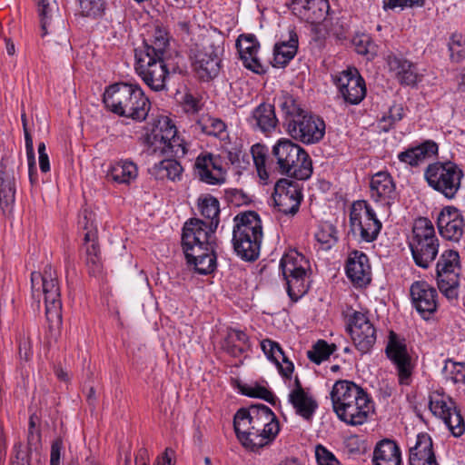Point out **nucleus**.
<instances>
[{
    "label": "nucleus",
    "instance_id": "f257e3e1",
    "mask_svg": "<svg viewBox=\"0 0 465 465\" xmlns=\"http://www.w3.org/2000/svg\"><path fill=\"white\" fill-rule=\"evenodd\" d=\"M233 427L238 440L252 451L272 443L280 431L276 415L262 403L238 410L233 418Z\"/></svg>",
    "mask_w": 465,
    "mask_h": 465
},
{
    "label": "nucleus",
    "instance_id": "f03ea898",
    "mask_svg": "<svg viewBox=\"0 0 465 465\" xmlns=\"http://www.w3.org/2000/svg\"><path fill=\"white\" fill-rule=\"evenodd\" d=\"M202 220L189 219L183 227L182 247L186 262L193 265L199 274L213 272L217 266L215 236H209L204 231Z\"/></svg>",
    "mask_w": 465,
    "mask_h": 465
},
{
    "label": "nucleus",
    "instance_id": "7ed1b4c3",
    "mask_svg": "<svg viewBox=\"0 0 465 465\" xmlns=\"http://www.w3.org/2000/svg\"><path fill=\"white\" fill-rule=\"evenodd\" d=\"M334 412L347 424H363L372 409L367 392L353 381H337L330 393Z\"/></svg>",
    "mask_w": 465,
    "mask_h": 465
},
{
    "label": "nucleus",
    "instance_id": "20e7f679",
    "mask_svg": "<svg viewBox=\"0 0 465 465\" xmlns=\"http://www.w3.org/2000/svg\"><path fill=\"white\" fill-rule=\"evenodd\" d=\"M103 102L114 114L143 122L150 112L151 102L140 85L118 82L105 88Z\"/></svg>",
    "mask_w": 465,
    "mask_h": 465
},
{
    "label": "nucleus",
    "instance_id": "39448f33",
    "mask_svg": "<svg viewBox=\"0 0 465 465\" xmlns=\"http://www.w3.org/2000/svg\"><path fill=\"white\" fill-rule=\"evenodd\" d=\"M32 296L40 307L44 296L45 316L50 330H58L62 325L61 290L56 271L51 264L45 265L44 272L31 273Z\"/></svg>",
    "mask_w": 465,
    "mask_h": 465
},
{
    "label": "nucleus",
    "instance_id": "423d86ee",
    "mask_svg": "<svg viewBox=\"0 0 465 465\" xmlns=\"http://www.w3.org/2000/svg\"><path fill=\"white\" fill-rule=\"evenodd\" d=\"M233 222L232 242L234 252L244 261L257 260L263 236L260 216L253 211H248L237 214Z\"/></svg>",
    "mask_w": 465,
    "mask_h": 465
},
{
    "label": "nucleus",
    "instance_id": "0eeeda50",
    "mask_svg": "<svg viewBox=\"0 0 465 465\" xmlns=\"http://www.w3.org/2000/svg\"><path fill=\"white\" fill-rule=\"evenodd\" d=\"M281 173L304 181L312 173V160L307 152L289 139H280L272 147Z\"/></svg>",
    "mask_w": 465,
    "mask_h": 465
},
{
    "label": "nucleus",
    "instance_id": "6e6552de",
    "mask_svg": "<svg viewBox=\"0 0 465 465\" xmlns=\"http://www.w3.org/2000/svg\"><path fill=\"white\" fill-rule=\"evenodd\" d=\"M409 247L415 264L420 268H429L436 259L439 252V240L430 219L419 217L414 221Z\"/></svg>",
    "mask_w": 465,
    "mask_h": 465
},
{
    "label": "nucleus",
    "instance_id": "1a4fd4ad",
    "mask_svg": "<svg viewBox=\"0 0 465 465\" xmlns=\"http://www.w3.org/2000/svg\"><path fill=\"white\" fill-rule=\"evenodd\" d=\"M463 175L462 170L451 161H437L430 163L424 171L428 185L449 200L456 197Z\"/></svg>",
    "mask_w": 465,
    "mask_h": 465
},
{
    "label": "nucleus",
    "instance_id": "9d476101",
    "mask_svg": "<svg viewBox=\"0 0 465 465\" xmlns=\"http://www.w3.org/2000/svg\"><path fill=\"white\" fill-rule=\"evenodd\" d=\"M280 269L286 281L288 296L293 302H298L309 290L308 261L302 253L291 250L282 257Z\"/></svg>",
    "mask_w": 465,
    "mask_h": 465
},
{
    "label": "nucleus",
    "instance_id": "9b49d317",
    "mask_svg": "<svg viewBox=\"0 0 465 465\" xmlns=\"http://www.w3.org/2000/svg\"><path fill=\"white\" fill-rule=\"evenodd\" d=\"M350 226L354 235L365 242H374L382 228L381 222L371 204L366 201H356L350 211Z\"/></svg>",
    "mask_w": 465,
    "mask_h": 465
},
{
    "label": "nucleus",
    "instance_id": "f8f14e48",
    "mask_svg": "<svg viewBox=\"0 0 465 465\" xmlns=\"http://www.w3.org/2000/svg\"><path fill=\"white\" fill-rule=\"evenodd\" d=\"M460 271L459 252L454 250L444 251L436 264V275L440 291L450 301L458 299Z\"/></svg>",
    "mask_w": 465,
    "mask_h": 465
},
{
    "label": "nucleus",
    "instance_id": "ddd939ff",
    "mask_svg": "<svg viewBox=\"0 0 465 465\" xmlns=\"http://www.w3.org/2000/svg\"><path fill=\"white\" fill-rule=\"evenodd\" d=\"M325 123L322 118L307 112L285 128L287 134L295 141L304 144L318 143L325 134Z\"/></svg>",
    "mask_w": 465,
    "mask_h": 465
},
{
    "label": "nucleus",
    "instance_id": "4468645a",
    "mask_svg": "<svg viewBox=\"0 0 465 465\" xmlns=\"http://www.w3.org/2000/svg\"><path fill=\"white\" fill-rule=\"evenodd\" d=\"M389 360L395 365L399 383L410 385L415 364L408 352L404 340H401L394 331H391L385 349Z\"/></svg>",
    "mask_w": 465,
    "mask_h": 465
},
{
    "label": "nucleus",
    "instance_id": "2eb2a0df",
    "mask_svg": "<svg viewBox=\"0 0 465 465\" xmlns=\"http://www.w3.org/2000/svg\"><path fill=\"white\" fill-rule=\"evenodd\" d=\"M22 166L21 159L5 156L0 163V207L4 213L11 212L15 201V181Z\"/></svg>",
    "mask_w": 465,
    "mask_h": 465
},
{
    "label": "nucleus",
    "instance_id": "dca6fc26",
    "mask_svg": "<svg viewBox=\"0 0 465 465\" xmlns=\"http://www.w3.org/2000/svg\"><path fill=\"white\" fill-rule=\"evenodd\" d=\"M298 181L282 178L275 183L272 198L278 211L283 214L294 215L299 211L303 195Z\"/></svg>",
    "mask_w": 465,
    "mask_h": 465
},
{
    "label": "nucleus",
    "instance_id": "f3484780",
    "mask_svg": "<svg viewBox=\"0 0 465 465\" xmlns=\"http://www.w3.org/2000/svg\"><path fill=\"white\" fill-rule=\"evenodd\" d=\"M347 331L361 354L371 351L376 342V329L364 313L354 312L349 317Z\"/></svg>",
    "mask_w": 465,
    "mask_h": 465
},
{
    "label": "nucleus",
    "instance_id": "a211bd4d",
    "mask_svg": "<svg viewBox=\"0 0 465 465\" xmlns=\"http://www.w3.org/2000/svg\"><path fill=\"white\" fill-rule=\"evenodd\" d=\"M135 71L152 90L158 92L165 88L169 75L165 60L135 57Z\"/></svg>",
    "mask_w": 465,
    "mask_h": 465
},
{
    "label": "nucleus",
    "instance_id": "6ab92c4d",
    "mask_svg": "<svg viewBox=\"0 0 465 465\" xmlns=\"http://www.w3.org/2000/svg\"><path fill=\"white\" fill-rule=\"evenodd\" d=\"M439 233L447 241L459 242L465 232V219L455 206L443 207L437 216Z\"/></svg>",
    "mask_w": 465,
    "mask_h": 465
},
{
    "label": "nucleus",
    "instance_id": "aec40b11",
    "mask_svg": "<svg viewBox=\"0 0 465 465\" xmlns=\"http://www.w3.org/2000/svg\"><path fill=\"white\" fill-rule=\"evenodd\" d=\"M335 84L344 101L351 104H360L366 95L365 81L356 68L342 71Z\"/></svg>",
    "mask_w": 465,
    "mask_h": 465
},
{
    "label": "nucleus",
    "instance_id": "412c9836",
    "mask_svg": "<svg viewBox=\"0 0 465 465\" xmlns=\"http://www.w3.org/2000/svg\"><path fill=\"white\" fill-rule=\"evenodd\" d=\"M412 304L420 316L427 320L437 310L438 292L427 282H415L411 286Z\"/></svg>",
    "mask_w": 465,
    "mask_h": 465
},
{
    "label": "nucleus",
    "instance_id": "4be33fe9",
    "mask_svg": "<svg viewBox=\"0 0 465 465\" xmlns=\"http://www.w3.org/2000/svg\"><path fill=\"white\" fill-rule=\"evenodd\" d=\"M143 135V143L147 147L149 154H162L163 145L169 136H173L174 124L168 117H162L155 120L151 127L145 128Z\"/></svg>",
    "mask_w": 465,
    "mask_h": 465
},
{
    "label": "nucleus",
    "instance_id": "5701e85b",
    "mask_svg": "<svg viewBox=\"0 0 465 465\" xmlns=\"http://www.w3.org/2000/svg\"><path fill=\"white\" fill-rule=\"evenodd\" d=\"M194 167L202 182L215 185L225 181L223 161L219 155L201 153L196 158Z\"/></svg>",
    "mask_w": 465,
    "mask_h": 465
},
{
    "label": "nucleus",
    "instance_id": "b1692460",
    "mask_svg": "<svg viewBox=\"0 0 465 465\" xmlns=\"http://www.w3.org/2000/svg\"><path fill=\"white\" fill-rule=\"evenodd\" d=\"M221 59L217 50L210 45L197 51L193 61V67L198 77L203 81H210L220 72Z\"/></svg>",
    "mask_w": 465,
    "mask_h": 465
},
{
    "label": "nucleus",
    "instance_id": "393cba45",
    "mask_svg": "<svg viewBox=\"0 0 465 465\" xmlns=\"http://www.w3.org/2000/svg\"><path fill=\"white\" fill-rule=\"evenodd\" d=\"M345 270L348 278L358 287L366 286L371 281L369 258L363 252L354 250L350 252Z\"/></svg>",
    "mask_w": 465,
    "mask_h": 465
},
{
    "label": "nucleus",
    "instance_id": "a878e982",
    "mask_svg": "<svg viewBox=\"0 0 465 465\" xmlns=\"http://www.w3.org/2000/svg\"><path fill=\"white\" fill-rule=\"evenodd\" d=\"M371 198L375 202H382L391 206L398 199L399 194L391 175L387 172H379L372 175L370 182Z\"/></svg>",
    "mask_w": 465,
    "mask_h": 465
},
{
    "label": "nucleus",
    "instance_id": "bb28decb",
    "mask_svg": "<svg viewBox=\"0 0 465 465\" xmlns=\"http://www.w3.org/2000/svg\"><path fill=\"white\" fill-rule=\"evenodd\" d=\"M168 46L167 34L160 28H155L152 37L143 40V45L134 50V56L144 58L145 55L146 58L165 60Z\"/></svg>",
    "mask_w": 465,
    "mask_h": 465
},
{
    "label": "nucleus",
    "instance_id": "cd10ccee",
    "mask_svg": "<svg viewBox=\"0 0 465 465\" xmlns=\"http://www.w3.org/2000/svg\"><path fill=\"white\" fill-rule=\"evenodd\" d=\"M236 47L244 66L255 74L265 72L257 54L260 44L253 35H241L236 41Z\"/></svg>",
    "mask_w": 465,
    "mask_h": 465
},
{
    "label": "nucleus",
    "instance_id": "c85d7f7f",
    "mask_svg": "<svg viewBox=\"0 0 465 465\" xmlns=\"http://www.w3.org/2000/svg\"><path fill=\"white\" fill-rule=\"evenodd\" d=\"M410 465H439L436 460L431 437L426 433H419L415 444L410 448Z\"/></svg>",
    "mask_w": 465,
    "mask_h": 465
},
{
    "label": "nucleus",
    "instance_id": "c756f323",
    "mask_svg": "<svg viewBox=\"0 0 465 465\" xmlns=\"http://www.w3.org/2000/svg\"><path fill=\"white\" fill-rule=\"evenodd\" d=\"M247 122L253 130H259L264 134L271 133L278 124L274 105L268 103L260 104L252 110Z\"/></svg>",
    "mask_w": 465,
    "mask_h": 465
},
{
    "label": "nucleus",
    "instance_id": "7c9ffc66",
    "mask_svg": "<svg viewBox=\"0 0 465 465\" xmlns=\"http://www.w3.org/2000/svg\"><path fill=\"white\" fill-rule=\"evenodd\" d=\"M438 153V145L431 140H427L416 146H411L405 151L398 153V160L410 165L411 167H417L422 163L427 158Z\"/></svg>",
    "mask_w": 465,
    "mask_h": 465
},
{
    "label": "nucleus",
    "instance_id": "2f4dec72",
    "mask_svg": "<svg viewBox=\"0 0 465 465\" xmlns=\"http://www.w3.org/2000/svg\"><path fill=\"white\" fill-rule=\"evenodd\" d=\"M84 248L85 251V264L91 275H98L103 271V260L98 244L96 232L92 230L84 232Z\"/></svg>",
    "mask_w": 465,
    "mask_h": 465
},
{
    "label": "nucleus",
    "instance_id": "473e14b6",
    "mask_svg": "<svg viewBox=\"0 0 465 465\" xmlns=\"http://www.w3.org/2000/svg\"><path fill=\"white\" fill-rule=\"evenodd\" d=\"M35 2L37 5L40 18L41 35L44 37L54 31L56 24H63L64 21L61 19L59 8L55 1L35 0Z\"/></svg>",
    "mask_w": 465,
    "mask_h": 465
},
{
    "label": "nucleus",
    "instance_id": "72a5a7b5",
    "mask_svg": "<svg viewBox=\"0 0 465 465\" xmlns=\"http://www.w3.org/2000/svg\"><path fill=\"white\" fill-rule=\"evenodd\" d=\"M373 465H401V452L392 440H380L373 450Z\"/></svg>",
    "mask_w": 465,
    "mask_h": 465
},
{
    "label": "nucleus",
    "instance_id": "f704fd0d",
    "mask_svg": "<svg viewBox=\"0 0 465 465\" xmlns=\"http://www.w3.org/2000/svg\"><path fill=\"white\" fill-rule=\"evenodd\" d=\"M279 108L281 109L283 125L286 128L289 124L299 119L302 114L308 111L304 109L301 101L293 94L288 92H282L276 98Z\"/></svg>",
    "mask_w": 465,
    "mask_h": 465
},
{
    "label": "nucleus",
    "instance_id": "c9c22d12",
    "mask_svg": "<svg viewBox=\"0 0 465 465\" xmlns=\"http://www.w3.org/2000/svg\"><path fill=\"white\" fill-rule=\"evenodd\" d=\"M387 63L401 84L414 85L417 83L416 66L412 63L396 55H389Z\"/></svg>",
    "mask_w": 465,
    "mask_h": 465
},
{
    "label": "nucleus",
    "instance_id": "e433bc0d",
    "mask_svg": "<svg viewBox=\"0 0 465 465\" xmlns=\"http://www.w3.org/2000/svg\"><path fill=\"white\" fill-rule=\"evenodd\" d=\"M298 50V36L292 31L288 41L278 43L274 46L272 64L276 68L285 67L295 56Z\"/></svg>",
    "mask_w": 465,
    "mask_h": 465
},
{
    "label": "nucleus",
    "instance_id": "4c0bfd02",
    "mask_svg": "<svg viewBox=\"0 0 465 465\" xmlns=\"http://www.w3.org/2000/svg\"><path fill=\"white\" fill-rule=\"evenodd\" d=\"M199 207L202 215L210 220L209 224H206V223L202 221L203 228L205 229L204 231L209 234V236H215L214 232L219 225V201L213 196H208L200 200Z\"/></svg>",
    "mask_w": 465,
    "mask_h": 465
},
{
    "label": "nucleus",
    "instance_id": "58836bf2",
    "mask_svg": "<svg viewBox=\"0 0 465 465\" xmlns=\"http://www.w3.org/2000/svg\"><path fill=\"white\" fill-rule=\"evenodd\" d=\"M182 173V165L174 159H163L149 168V173L156 180L180 181Z\"/></svg>",
    "mask_w": 465,
    "mask_h": 465
},
{
    "label": "nucleus",
    "instance_id": "ea45409f",
    "mask_svg": "<svg viewBox=\"0 0 465 465\" xmlns=\"http://www.w3.org/2000/svg\"><path fill=\"white\" fill-rule=\"evenodd\" d=\"M289 401L295 410L296 414L310 421L318 408L317 401L307 392L289 394Z\"/></svg>",
    "mask_w": 465,
    "mask_h": 465
},
{
    "label": "nucleus",
    "instance_id": "a19ab883",
    "mask_svg": "<svg viewBox=\"0 0 465 465\" xmlns=\"http://www.w3.org/2000/svg\"><path fill=\"white\" fill-rule=\"evenodd\" d=\"M455 408V402L444 393L433 391L429 396V409L440 420L446 419Z\"/></svg>",
    "mask_w": 465,
    "mask_h": 465
},
{
    "label": "nucleus",
    "instance_id": "79ce46f5",
    "mask_svg": "<svg viewBox=\"0 0 465 465\" xmlns=\"http://www.w3.org/2000/svg\"><path fill=\"white\" fill-rule=\"evenodd\" d=\"M137 176V167L132 162H119L114 164L107 173V178L118 183H129Z\"/></svg>",
    "mask_w": 465,
    "mask_h": 465
},
{
    "label": "nucleus",
    "instance_id": "37998d69",
    "mask_svg": "<svg viewBox=\"0 0 465 465\" xmlns=\"http://www.w3.org/2000/svg\"><path fill=\"white\" fill-rule=\"evenodd\" d=\"M197 126L202 133L214 136L220 140H224L228 137L227 126L221 119L207 117L206 119L198 121Z\"/></svg>",
    "mask_w": 465,
    "mask_h": 465
},
{
    "label": "nucleus",
    "instance_id": "c03bdc74",
    "mask_svg": "<svg viewBox=\"0 0 465 465\" xmlns=\"http://www.w3.org/2000/svg\"><path fill=\"white\" fill-rule=\"evenodd\" d=\"M335 350L336 345L334 343L329 344L324 340H319L313 344L312 350L307 351V357L311 361L319 365L326 361Z\"/></svg>",
    "mask_w": 465,
    "mask_h": 465
},
{
    "label": "nucleus",
    "instance_id": "a18cd8bd",
    "mask_svg": "<svg viewBox=\"0 0 465 465\" xmlns=\"http://www.w3.org/2000/svg\"><path fill=\"white\" fill-rule=\"evenodd\" d=\"M163 150L161 155H171L177 158L183 157L187 153L186 143L177 134V129L174 126L173 136H169L165 144L162 147Z\"/></svg>",
    "mask_w": 465,
    "mask_h": 465
},
{
    "label": "nucleus",
    "instance_id": "49530a36",
    "mask_svg": "<svg viewBox=\"0 0 465 465\" xmlns=\"http://www.w3.org/2000/svg\"><path fill=\"white\" fill-rule=\"evenodd\" d=\"M442 373L447 380H450L453 383L465 382V363L457 362L450 359L445 361Z\"/></svg>",
    "mask_w": 465,
    "mask_h": 465
},
{
    "label": "nucleus",
    "instance_id": "de8ad7c7",
    "mask_svg": "<svg viewBox=\"0 0 465 465\" xmlns=\"http://www.w3.org/2000/svg\"><path fill=\"white\" fill-rule=\"evenodd\" d=\"M303 9L308 19L321 20L328 12L329 3L327 0H306Z\"/></svg>",
    "mask_w": 465,
    "mask_h": 465
},
{
    "label": "nucleus",
    "instance_id": "09e8293b",
    "mask_svg": "<svg viewBox=\"0 0 465 465\" xmlns=\"http://www.w3.org/2000/svg\"><path fill=\"white\" fill-rule=\"evenodd\" d=\"M442 420L454 437H460L464 433L465 421L457 407Z\"/></svg>",
    "mask_w": 465,
    "mask_h": 465
},
{
    "label": "nucleus",
    "instance_id": "8fccbe9b",
    "mask_svg": "<svg viewBox=\"0 0 465 465\" xmlns=\"http://www.w3.org/2000/svg\"><path fill=\"white\" fill-rule=\"evenodd\" d=\"M449 51L451 60L460 62L465 58V36L454 34L449 43Z\"/></svg>",
    "mask_w": 465,
    "mask_h": 465
},
{
    "label": "nucleus",
    "instance_id": "3c124183",
    "mask_svg": "<svg viewBox=\"0 0 465 465\" xmlns=\"http://www.w3.org/2000/svg\"><path fill=\"white\" fill-rule=\"evenodd\" d=\"M242 393L248 397L262 399L272 405L276 402V397L273 393L261 385L250 386L242 389Z\"/></svg>",
    "mask_w": 465,
    "mask_h": 465
},
{
    "label": "nucleus",
    "instance_id": "603ef678",
    "mask_svg": "<svg viewBox=\"0 0 465 465\" xmlns=\"http://www.w3.org/2000/svg\"><path fill=\"white\" fill-rule=\"evenodd\" d=\"M81 13L84 16L96 17L101 15L104 3L103 0H79Z\"/></svg>",
    "mask_w": 465,
    "mask_h": 465
},
{
    "label": "nucleus",
    "instance_id": "864d4df0",
    "mask_svg": "<svg viewBox=\"0 0 465 465\" xmlns=\"http://www.w3.org/2000/svg\"><path fill=\"white\" fill-rule=\"evenodd\" d=\"M26 156L28 161V174L31 184L37 182V171L35 166V150L32 136L26 137Z\"/></svg>",
    "mask_w": 465,
    "mask_h": 465
},
{
    "label": "nucleus",
    "instance_id": "5fc2aeb1",
    "mask_svg": "<svg viewBox=\"0 0 465 465\" xmlns=\"http://www.w3.org/2000/svg\"><path fill=\"white\" fill-rule=\"evenodd\" d=\"M262 349L269 360L276 365H280V358L283 356V351L281 346L271 340H264L261 343Z\"/></svg>",
    "mask_w": 465,
    "mask_h": 465
},
{
    "label": "nucleus",
    "instance_id": "6e6d98bb",
    "mask_svg": "<svg viewBox=\"0 0 465 465\" xmlns=\"http://www.w3.org/2000/svg\"><path fill=\"white\" fill-rule=\"evenodd\" d=\"M252 154L253 158L254 164L256 166L257 172L259 173L260 178H262V173H266L265 169V161H266V152L263 145L259 143L252 146Z\"/></svg>",
    "mask_w": 465,
    "mask_h": 465
},
{
    "label": "nucleus",
    "instance_id": "4d7b16f0",
    "mask_svg": "<svg viewBox=\"0 0 465 465\" xmlns=\"http://www.w3.org/2000/svg\"><path fill=\"white\" fill-rule=\"evenodd\" d=\"M337 231L331 224H325L315 234L316 240L330 247L338 240L336 236Z\"/></svg>",
    "mask_w": 465,
    "mask_h": 465
},
{
    "label": "nucleus",
    "instance_id": "13d9d810",
    "mask_svg": "<svg viewBox=\"0 0 465 465\" xmlns=\"http://www.w3.org/2000/svg\"><path fill=\"white\" fill-rule=\"evenodd\" d=\"M225 197L230 203L235 206L247 205L252 202L251 197L241 189L227 190Z\"/></svg>",
    "mask_w": 465,
    "mask_h": 465
},
{
    "label": "nucleus",
    "instance_id": "bf43d9fd",
    "mask_svg": "<svg viewBox=\"0 0 465 465\" xmlns=\"http://www.w3.org/2000/svg\"><path fill=\"white\" fill-rule=\"evenodd\" d=\"M315 456L319 465H339V460L335 456L322 445H317L315 448Z\"/></svg>",
    "mask_w": 465,
    "mask_h": 465
},
{
    "label": "nucleus",
    "instance_id": "052dcab7",
    "mask_svg": "<svg viewBox=\"0 0 465 465\" xmlns=\"http://www.w3.org/2000/svg\"><path fill=\"white\" fill-rule=\"evenodd\" d=\"M78 226L85 232H89L94 230V232L97 233V228L94 223V214L87 209L82 211L78 220Z\"/></svg>",
    "mask_w": 465,
    "mask_h": 465
},
{
    "label": "nucleus",
    "instance_id": "680f3d73",
    "mask_svg": "<svg viewBox=\"0 0 465 465\" xmlns=\"http://www.w3.org/2000/svg\"><path fill=\"white\" fill-rule=\"evenodd\" d=\"M424 5V0H386L384 1L383 8L387 9H394L396 7H412V6H422Z\"/></svg>",
    "mask_w": 465,
    "mask_h": 465
},
{
    "label": "nucleus",
    "instance_id": "e2e57ef3",
    "mask_svg": "<svg viewBox=\"0 0 465 465\" xmlns=\"http://www.w3.org/2000/svg\"><path fill=\"white\" fill-rule=\"evenodd\" d=\"M63 441L61 439H56L53 441L51 445L50 465H60Z\"/></svg>",
    "mask_w": 465,
    "mask_h": 465
},
{
    "label": "nucleus",
    "instance_id": "0e129e2a",
    "mask_svg": "<svg viewBox=\"0 0 465 465\" xmlns=\"http://www.w3.org/2000/svg\"><path fill=\"white\" fill-rule=\"evenodd\" d=\"M38 154H39V167L41 172L47 173L50 171L49 157L46 153L45 143L38 144Z\"/></svg>",
    "mask_w": 465,
    "mask_h": 465
},
{
    "label": "nucleus",
    "instance_id": "69168bd1",
    "mask_svg": "<svg viewBox=\"0 0 465 465\" xmlns=\"http://www.w3.org/2000/svg\"><path fill=\"white\" fill-rule=\"evenodd\" d=\"M184 108L188 113H197L201 109L200 101L191 94H186L183 99Z\"/></svg>",
    "mask_w": 465,
    "mask_h": 465
},
{
    "label": "nucleus",
    "instance_id": "338daca9",
    "mask_svg": "<svg viewBox=\"0 0 465 465\" xmlns=\"http://www.w3.org/2000/svg\"><path fill=\"white\" fill-rule=\"evenodd\" d=\"M282 361L284 365L281 364L277 365L279 369V372L282 374V377L291 379L292 374L294 371V365L293 363L286 357V355L283 353V356H281Z\"/></svg>",
    "mask_w": 465,
    "mask_h": 465
},
{
    "label": "nucleus",
    "instance_id": "774afa93",
    "mask_svg": "<svg viewBox=\"0 0 465 465\" xmlns=\"http://www.w3.org/2000/svg\"><path fill=\"white\" fill-rule=\"evenodd\" d=\"M353 44L358 54H366L369 53L370 37L368 35L355 37Z\"/></svg>",
    "mask_w": 465,
    "mask_h": 465
}]
</instances>
